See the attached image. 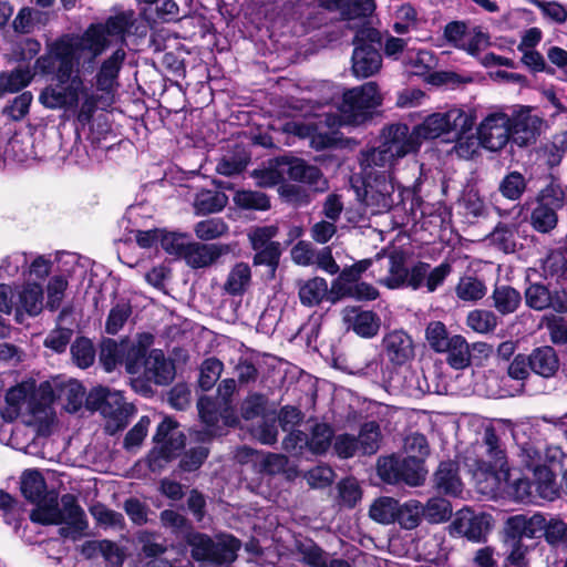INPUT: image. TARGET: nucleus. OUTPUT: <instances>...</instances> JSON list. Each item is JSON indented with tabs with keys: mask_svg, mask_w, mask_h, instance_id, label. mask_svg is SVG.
Segmentation results:
<instances>
[{
	"mask_svg": "<svg viewBox=\"0 0 567 567\" xmlns=\"http://www.w3.org/2000/svg\"><path fill=\"white\" fill-rule=\"evenodd\" d=\"M135 16L132 10L109 17L104 22L92 23L81 35L64 34L47 45V52L35 65L45 74H54L55 84L47 86L40 94V102L48 109H74L85 83L80 75V61L83 52H89V63L93 64L113 41L124 42L126 31L133 27Z\"/></svg>",
	"mask_w": 567,
	"mask_h": 567,
	"instance_id": "f257e3e1",
	"label": "nucleus"
},
{
	"mask_svg": "<svg viewBox=\"0 0 567 567\" xmlns=\"http://www.w3.org/2000/svg\"><path fill=\"white\" fill-rule=\"evenodd\" d=\"M483 445L487 460L482 461L480 471L485 476L486 486L482 487L483 493H496L507 491L516 501L522 503H535L536 492L532 481L518 478L509 484V467L507 465L505 451L501 446L499 439L493 427L485 429Z\"/></svg>",
	"mask_w": 567,
	"mask_h": 567,
	"instance_id": "f03ea898",
	"label": "nucleus"
},
{
	"mask_svg": "<svg viewBox=\"0 0 567 567\" xmlns=\"http://www.w3.org/2000/svg\"><path fill=\"white\" fill-rule=\"evenodd\" d=\"M378 147L361 153L364 175L371 173L390 174L398 159L417 150V143L410 135L406 124L398 123L383 128Z\"/></svg>",
	"mask_w": 567,
	"mask_h": 567,
	"instance_id": "7ed1b4c3",
	"label": "nucleus"
},
{
	"mask_svg": "<svg viewBox=\"0 0 567 567\" xmlns=\"http://www.w3.org/2000/svg\"><path fill=\"white\" fill-rule=\"evenodd\" d=\"M35 504V508L30 513V519L33 523L41 525H70L78 535H84L89 527L84 511L71 494H64L59 501L54 493H48Z\"/></svg>",
	"mask_w": 567,
	"mask_h": 567,
	"instance_id": "20e7f679",
	"label": "nucleus"
},
{
	"mask_svg": "<svg viewBox=\"0 0 567 567\" xmlns=\"http://www.w3.org/2000/svg\"><path fill=\"white\" fill-rule=\"evenodd\" d=\"M186 543L190 547L192 557L197 561L212 564H230L237 557L240 542L231 535L212 538L202 533H189Z\"/></svg>",
	"mask_w": 567,
	"mask_h": 567,
	"instance_id": "39448f33",
	"label": "nucleus"
},
{
	"mask_svg": "<svg viewBox=\"0 0 567 567\" xmlns=\"http://www.w3.org/2000/svg\"><path fill=\"white\" fill-rule=\"evenodd\" d=\"M394 189L391 174L368 172L362 187H358L355 193L365 214L379 215L388 213L393 207Z\"/></svg>",
	"mask_w": 567,
	"mask_h": 567,
	"instance_id": "423d86ee",
	"label": "nucleus"
},
{
	"mask_svg": "<svg viewBox=\"0 0 567 567\" xmlns=\"http://www.w3.org/2000/svg\"><path fill=\"white\" fill-rule=\"evenodd\" d=\"M381 104L382 95L375 82L352 87L343 93L340 106L342 122L351 125L360 124Z\"/></svg>",
	"mask_w": 567,
	"mask_h": 567,
	"instance_id": "0eeeda50",
	"label": "nucleus"
},
{
	"mask_svg": "<svg viewBox=\"0 0 567 567\" xmlns=\"http://www.w3.org/2000/svg\"><path fill=\"white\" fill-rule=\"evenodd\" d=\"M131 28L126 31L125 35L130 32ZM126 41V37L124 38ZM123 45L125 42L113 41ZM126 60V51L120 47L113 51L107 58L103 59L94 76V86L97 92L104 93L105 101L115 100V94L120 87V72Z\"/></svg>",
	"mask_w": 567,
	"mask_h": 567,
	"instance_id": "6e6552de",
	"label": "nucleus"
},
{
	"mask_svg": "<svg viewBox=\"0 0 567 567\" xmlns=\"http://www.w3.org/2000/svg\"><path fill=\"white\" fill-rule=\"evenodd\" d=\"M467 125V116L458 109L450 110L446 113H434L427 116L423 123L417 125L413 133L414 141L419 144L420 138H436L445 132L463 130Z\"/></svg>",
	"mask_w": 567,
	"mask_h": 567,
	"instance_id": "1a4fd4ad",
	"label": "nucleus"
},
{
	"mask_svg": "<svg viewBox=\"0 0 567 567\" xmlns=\"http://www.w3.org/2000/svg\"><path fill=\"white\" fill-rule=\"evenodd\" d=\"M477 135L481 145L492 152L506 146L511 135V117L504 112L488 114L480 124Z\"/></svg>",
	"mask_w": 567,
	"mask_h": 567,
	"instance_id": "9d476101",
	"label": "nucleus"
},
{
	"mask_svg": "<svg viewBox=\"0 0 567 567\" xmlns=\"http://www.w3.org/2000/svg\"><path fill=\"white\" fill-rule=\"evenodd\" d=\"M525 305L535 310L551 309L557 313H567V289L550 290L542 282H530L524 291Z\"/></svg>",
	"mask_w": 567,
	"mask_h": 567,
	"instance_id": "9b49d317",
	"label": "nucleus"
},
{
	"mask_svg": "<svg viewBox=\"0 0 567 567\" xmlns=\"http://www.w3.org/2000/svg\"><path fill=\"white\" fill-rule=\"evenodd\" d=\"M511 117V135L513 141L519 146H526L536 141L540 133L543 120L532 114L528 106H519L514 110Z\"/></svg>",
	"mask_w": 567,
	"mask_h": 567,
	"instance_id": "f8f14e48",
	"label": "nucleus"
},
{
	"mask_svg": "<svg viewBox=\"0 0 567 567\" xmlns=\"http://www.w3.org/2000/svg\"><path fill=\"white\" fill-rule=\"evenodd\" d=\"M279 166L284 175H287L288 178L292 181L308 184L316 190H323L327 187V182L320 169L316 166L308 165L300 158H280Z\"/></svg>",
	"mask_w": 567,
	"mask_h": 567,
	"instance_id": "ddd939ff",
	"label": "nucleus"
},
{
	"mask_svg": "<svg viewBox=\"0 0 567 567\" xmlns=\"http://www.w3.org/2000/svg\"><path fill=\"white\" fill-rule=\"evenodd\" d=\"M228 252V245L189 241L183 259L190 268H207Z\"/></svg>",
	"mask_w": 567,
	"mask_h": 567,
	"instance_id": "4468645a",
	"label": "nucleus"
},
{
	"mask_svg": "<svg viewBox=\"0 0 567 567\" xmlns=\"http://www.w3.org/2000/svg\"><path fill=\"white\" fill-rule=\"evenodd\" d=\"M546 526V517L540 513H535L530 516L518 514L507 518L505 529L513 540H520L523 538H536L542 536V530Z\"/></svg>",
	"mask_w": 567,
	"mask_h": 567,
	"instance_id": "2eb2a0df",
	"label": "nucleus"
},
{
	"mask_svg": "<svg viewBox=\"0 0 567 567\" xmlns=\"http://www.w3.org/2000/svg\"><path fill=\"white\" fill-rule=\"evenodd\" d=\"M453 528L467 539L480 542L491 529V517L485 514H474L470 509H462L453 522Z\"/></svg>",
	"mask_w": 567,
	"mask_h": 567,
	"instance_id": "dca6fc26",
	"label": "nucleus"
},
{
	"mask_svg": "<svg viewBox=\"0 0 567 567\" xmlns=\"http://www.w3.org/2000/svg\"><path fill=\"white\" fill-rule=\"evenodd\" d=\"M355 48L352 54V72L354 76L365 79L378 73L382 66L380 52L369 43H359L354 40Z\"/></svg>",
	"mask_w": 567,
	"mask_h": 567,
	"instance_id": "f3484780",
	"label": "nucleus"
},
{
	"mask_svg": "<svg viewBox=\"0 0 567 567\" xmlns=\"http://www.w3.org/2000/svg\"><path fill=\"white\" fill-rule=\"evenodd\" d=\"M382 343L386 358L393 364H405L414 357L413 341L402 330L389 332L384 336Z\"/></svg>",
	"mask_w": 567,
	"mask_h": 567,
	"instance_id": "a211bd4d",
	"label": "nucleus"
},
{
	"mask_svg": "<svg viewBox=\"0 0 567 567\" xmlns=\"http://www.w3.org/2000/svg\"><path fill=\"white\" fill-rule=\"evenodd\" d=\"M433 487L441 494L457 497L463 492L458 465L453 461L441 462L433 474Z\"/></svg>",
	"mask_w": 567,
	"mask_h": 567,
	"instance_id": "6ab92c4d",
	"label": "nucleus"
},
{
	"mask_svg": "<svg viewBox=\"0 0 567 567\" xmlns=\"http://www.w3.org/2000/svg\"><path fill=\"white\" fill-rule=\"evenodd\" d=\"M197 408L202 422L208 427H215L220 419L225 425H233L236 421L230 406H226L209 396L200 398Z\"/></svg>",
	"mask_w": 567,
	"mask_h": 567,
	"instance_id": "aec40b11",
	"label": "nucleus"
},
{
	"mask_svg": "<svg viewBox=\"0 0 567 567\" xmlns=\"http://www.w3.org/2000/svg\"><path fill=\"white\" fill-rule=\"evenodd\" d=\"M143 373L156 384H167L174 378V365L165 358L162 350L154 349L144 360Z\"/></svg>",
	"mask_w": 567,
	"mask_h": 567,
	"instance_id": "412c9836",
	"label": "nucleus"
},
{
	"mask_svg": "<svg viewBox=\"0 0 567 567\" xmlns=\"http://www.w3.org/2000/svg\"><path fill=\"white\" fill-rule=\"evenodd\" d=\"M123 398L117 392H111L105 388L92 390L86 398V405L90 410H99L102 414L116 416L123 411Z\"/></svg>",
	"mask_w": 567,
	"mask_h": 567,
	"instance_id": "4be33fe9",
	"label": "nucleus"
},
{
	"mask_svg": "<svg viewBox=\"0 0 567 567\" xmlns=\"http://www.w3.org/2000/svg\"><path fill=\"white\" fill-rule=\"evenodd\" d=\"M344 320L358 336L363 338L374 337L380 329V319L373 311L346 309Z\"/></svg>",
	"mask_w": 567,
	"mask_h": 567,
	"instance_id": "5701e85b",
	"label": "nucleus"
},
{
	"mask_svg": "<svg viewBox=\"0 0 567 567\" xmlns=\"http://www.w3.org/2000/svg\"><path fill=\"white\" fill-rule=\"evenodd\" d=\"M528 364L534 373L543 378L554 377L559 369L558 355L549 346L533 350L528 355Z\"/></svg>",
	"mask_w": 567,
	"mask_h": 567,
	"instance_id": "b1692460",
	"label": "nucleus"
},
{
	"mask_svg": "<svg viewBox=\"0 0 567 567\" xmlns=\"http://www.w3.org/2000/svg\"><path fill=\"white\" fill-rule=\"evenodd\" d=\"M252 275L251 268L247 262H236L229 270L223 285L225 293L238 297L248 291L251 286Z\"/></svg>",
	"mask_w": 567,
	"mask_h": 567,
	"instance_id": "393cba45",
	"label": "nucleus"
},
{
	"mask_svg": "<svg viewBox=\"0 0 567 567\" xmlns=\"http://www.w3.org/2000/svg\"><path fill=\"white\" fill-rule=\"evenodd\" d=\"M185 445L184 435L181 432L172 433L168 439L156 444L150 455V466L154 471L175 457Z\"/></svg>",
	"mask_w": 567,
	"mask_h": 567,
	"instance_id": "a878e982",
	"label": "nucleus"
},
{
	"mask_svg": "<svg viewBox=\"0 0 567 567\" xmlns=\"http://www.w3.org/2000/svg\"><path fill=\"white\" fill-rule=\"evenodd\" d=\"M491 299L492 306L502 316L514 313L522 303L520 292L509 285H496Z\"/></svg>",
	"mask_w": 567,
	"mask_h": 567,
	"instance_id": "bb28decb",
	"label": "nucleus"
},
{
	"mask_svg": "<svg viewBox=\"0 0 567 567\" xmlns=\"http://www.w3.org/2000/svg\"><path fill=\"white\" fill-rule=\"evenodd\" d=\"M300 302L306 307L320 305L328 293V282L320 277L297 282Z\"/></svg>",
	"mask_w": 567,
	"mask_h": 567,
	"instance_id": "cd10ccee",
	"label": "nucleus"
},
{
	"mask_svg": "<svg viewBox=\"0 0 567 567\" xmlns=\"http://www.w3.org/2000/svg\"><path fill=\"white\" fill-rule=\"evenodd\" d=\"M153 342L151 334H143L140 337L138 342L132 343L128 341V349L125 351L123 363L130 374H137L143 372L144 360L146 359V348Z\"/></svg>",
	"mask_w": 567,
	"mask_h": 567,
	"instance_id": "c85d7f7f",
	"label": "nucleus"
},
{
	"mask_svg": "<svg viewBox=\"0 0 567 567\" xmlns=\"http://www.w3.org/2000/svg\"><path fill=\"white\" fill-rule=\"evenodd\" d=\"M228 203L225 193L212 189H202L195 196L193 206L196 215H208L220 212Z\"/></svg>",
	"mask_w": 567,
	"mask_h": 567,
	"instance_id": "c756f323",
	"label": "nucleus"
},
{
	"mask_svg": "<svg viewBox=\"0 0 567 567\" xmlns=\"http://www.w3.org/2000/svg\"><path fill=\"white\" fill-rule=\"evenodd\" d=\"M237 457L240 462H243L244 458L256 457V460H258L260 472L271 475L284 472L288 464L287 457L282 454L267 453L259 460V455L248 447H243L238 451Z\"/></svg>",
	"mask_w": 567,
	"mask_h": 567,
	"instance_id": "7c9ffc66",
	"label": "nucleus"
},
{
	"mask_svg": "<svg viewBox=\"0 0 567 567\" xmlns=\"http://www.w3.org/2000/svg\"><path fill=\"white\" fill-rule=\"evenodd\" d=\"M128 349V341L116 342L106 339L101 343L100 362L107 372L113 371L117 364L123 363L125 351Z\"/></svg>",
	"mask_w": 567,
	"mask_h": 567,
	"instance_id": "2f4dec72",
	"label": "nucleus"
},
{
	"mask_svg": "<svg viewBox=\"0 0 567 567\" xmlns=\"http://www.w3.org/2000/svg\"><path fill=\"white\" fill-rule=\"evenodd\" d=\"M537 498L551 501L558 495V487L554 473L547 467H536L533 481Z\"/></svg>",
	"mask_w": 567,
	"mask_h": 567,
	"instance_id": "473e14b6",
	"label": "nucleus"
},
{
	"mask_svg": "<svg viewBox=\"0 0 567 567\" xmlns=\"http://www.w3.org/2000/svg\"><path fill=\"white\" fill-rule=\"evenodd\" d=\"M443 352L447 353V363L454 369H464L471 363V352L466 340L458 334L450 338L449 348Z\"/></svg>",
	"mask_w": 567,
	"mask_h": 567,
	"instance_id": "72a5a7b5",
	"label": "nucleus"
},
{
	"mask_svg": "<svg viewBox=\"0 0 567 567\" xmlns=\"http://www.w3.org/2000/svg\"><path fill=\"white\" fill-rule=\"evenodd\" d=\"M401 482L410 486H420L423 484L426 475L424 460L416 455H408L401 458Z\"/></svg>",
	"mask_w": 567,
	"mask_h": 567,
	"instance_id": "f704fd0d",
	"label": "nucleus"
},
{
	"mask_svg": "<svg viewBox=\"0 0 567 567\" xmlns=\"http://www.w3.org/2000/svg\"><path fill=\"white\" fill-rule=\"evenodd\" d=\"M45 481L42 474L37 470H28L21 476V492L23 496L32 503H35L44 497Z\"/></svg>",
	"mask_w": 567,
	"mask_h": 567,
	"instance_id": "c9c22d12",
	"label": "nucleus"
},
{
	"mask_svg": "<svg viewBox=\"0 0 567 567\" xmlns=\"http://www.w3.org/2000/svg\"><path fill=\"white\" fill-rule=\"evenodd\" d=\"M31 79L32 73L28 68L0 73V95L20 91L30 83Z\"/></svg>",
	"mask_w": 567,
	"mask_h": 567,
	"instance_id": "e433bc0d",
	"label": "nucleus"
},
{
	"mask_svg": "<svg viewBox=\"0 0 567 567\" xmlns=\"http://www.w3.org/2000/svg\"><path fill=\"white\" fill-rule=\"evenodd\" d=\"M81 94L83 95V101L78 113V120L82 123L90 122L96 109H107L115 101H105L103 92H97L95 90V92L89 93L86 87L85 92Z\"/></svg>",
	"mask_w": 567,
	"mask_h": 567,
	"instance_id": "4c0bfd02",
	"label": "nucleus"
},
{
	"mask_svg": "<svg viewBox=\"0 0 567 567\" xmlns=\"http://www.w3.org/2000/svg\"><path fill=\"white\" fill-rule=\"evenodd\" d=\"M484 281L473 276H464L455 287V293L463 301H477L486 295Z\"/></svg>",
	"mask_w": 567,
	"mask_h": 567,
	"instance_id": "58836bf2",
	"label": "nucleus"
},
{
	"mask_svg": "<svg viewBox=\"0 0 567 567\" xmlns=\"http://www.w3.org/2000/svg\"><path fill=\"white\" fill-rule=\"evenodd\" d=\"M423 517L431 524L447 522L452 516V505L443 497H432L422 504Z\"/></svg>",
	"mask_w": 567,
	"mask_h": 567,
	"instance_id": "ea45409f",
	"label": "nucleus"
},
{
	"mask_svg": "<svg viewBox=\"0 0 567 567\" xmlns=\"http://www.w3.org/2000/svg\"><path fill=\"white\" fill-rule=\"evenodd\" d=\"M381 432L377 422H367L361 429L357 437L359 451L364 455L374 454L380 447Z\"/></svg>",
	"mask_w": 567,
	"mask_h": 567,
	"instance_id": "a19ab883",
	"label": "nucleus"
},
{
	"mask_svg": "<svg viewBox=\"0 0 567 567\" xmlns=\"http://www.w3.org/2000/svg\"><path fill=\"white\" fill-rule=\"evenodd\" d=\"M20 306L30 316H38L43 309V289L39 284H28L19 297Z\"/></svg>",
	"mask_w": 567,
	"mask_h": 567,
	"instance_id": "79ce46f5",
	"label": "nucleus"
},
{
	"mask_svg": "<svg viewBox=\"0 0 567 567\" xmlns=\"http://www.w3.org/2000/svg\"><path fill=\"white\" fill-rule=\"evenodd\" d=\"M466 324L477 333H489L495 330L498 324L496 315L486 309H475L468 312Z\"/></svg>",
	"mask_w": 567,
	"mask_h": 567,
	"instance_id": "37998d69",
	"label": "nucleus"
},
{
	"mask_svg": "<svg viewBox=\"0 0 567 567\" xmlns=\"http://www.w3.org/2000/svg\"><path fill=\"white\" fill-rule=\"evenodd\" d=\"M399 511V502L392 497H381L370 507V517L382 524L395 522Z\"/></svg>",
	"mask_w": 567,
	"mask_h": 567,
	"instance_id": "c03bdc74",
	"label": "nucleus"
},
{
	"mask_svg": "<svg viewBox=\"0 0 567 567\" xmlns=\"http://www.w3.org/2000/svg\"><path fill=\"white\" fill-rule=\"evenodd\" d=\"M228 225L221 218H208L194 226V233L200 240H214L228 233Z\"/></svg>",
	"mask_w": 567,
	"mask_h": 567,
	"instance_id": "a18cd8bd",
	"label": "nucleus"
},
{
	"mask_svg": "<svg viewBox=\"0 0 567 567\" xmlns=\"http://www.w3.org/2000/svg\"><path fill=\"white\" fill-rule=\"evenodd\" d=\"M489 241L505 254L514 252L516 249V228L499 224L489 235Z\"/></svg>",
	"mask_w": 567,
	"mask_h": 567,
	"instance_id": "49530a36",
	"label": "nucleus"
},
{
	"mask_svg": "<svg viewBox=\"0 0 567 567\" xmlns=\"http://www.w3.org/2000/svg\"><path fill=\"white\" fill-rule=\"evenodd\" d=\"M423 517L422 503L416 499H410L400 505L395 520L405 529H413L419 526Z\"/></svg>",
	"mask_w": 567,
	"mask_h": 567,
	"instance_id": "de8ad7c7",
	"label": "nucleus"
},
{
	"mask_svg": "<svg viewBox=\"0 0 567 567\" xmlns=\"http://www.w3.org/2000/svg\"><path fill=\"white\" fill-rule=\"evenodd\" d=\"M394 18L393 30L399 34L416 30L420 23L417 11L410 3L400 6L395 11Z\"/></svg>",
	"mask_w": 567,
	"mask_h": 567,
	"instance_id": "09e8293b",
	"label": "nucleus"
},
{
	"mask_svg": "<svg viewBox=\"0 0 567 567\" xmlns=\"http://www.w3.org/2000/svg\"><path fill=\"white\" fill-rule=\"evenodd\" d=\"M332 437V429L328 424L318 423L308 436V450L313 454H322L330 447Z\"/></svg>",
	"mask_w": 567,
	"mask_h": 567,
	"instance_id": "8fccbe9b",
	"label": "nucleus"
},
{
	"mask_svg": "<svg viewBox=\"0 0 567 567\" xmlns=\"http://www.w3.org/2000/svg\"><path fill=\"white\" fill-rule=\"evenodd\" d=\"M406 277L408 268L404 265V257L400 254H392L389 257V276L381 282L391 289H395L405 285Z\"/></svg>",
	"mask_w": 567,
	"mask_h": 567,
	"instance_id": "3c124183",
	"label": "nucleus"
},
{
	"mask_svg": "<svg viewBox=\"0 0 567 567\" xmlns=\"http://www.w3.org/2000/svg\"><path fill=\"white\" fill-rule=\"evenodd\" d=\"M558 221L557 212L537 203L530 215L532 226L539 233H549Z\"/></svg>",
	"mask_w": 567,
	"mask_h": 567,
	"instance_id": "603ef678",
	"label": "nucleus"
},
{
	"mask_svg": "<svg viewBox=\"0 0 567 567\" xmlns=\"http://www.w3.org/2000/svg\"><path fill=\"white\" fill-rule=\"evenodd\" d=\"M401 457L396 455L380 456L377 463L379 477L389 484L401 482Z\"/></svg>",
	"mask_w": 567,
	"mask_h": 567,
	"instance_id": "864d4df0",
	"label": "nucleus"
},
{
	"mask_svg": "<svg viewBox=\"0 0 567 567\" xmlns=\"http://www.w3.org/2000/svg\"><path fill=\"white\" fill-rule=\"evenodd\" d=\"M567 271L566 256L559 251L554 250L547 255L542 264V275L545 279L558 280Z\"/></svg>",
	"mask_w": 567,
	"mask_h": 567,
	"instance_id": "5fc2aeb1",
	"label": "nucleus"
},
{
	"mask_svg": "<svg viewBox=\"0 0 567 567\" xmlns=\"http://www.w3.org/2000/svg\"><path fill=\"white\" fill-rule=\"evenodd\" d=\"M69 286L68 279L63 275L53 276L47 285V308L55 311L60 308L64 298V292Z\"/></svg>",
	"mask_w": 567,
	"mask_h": 567,
	"instance_id": "6e6d98bb",
	"label": "nucleus"
},
{
	"mask_svg": "<svg viewBox=\"0 0 567 567\" xmlns=\"http://www.w3.org/2000/svg\"><path fill=\"white\" fill-rule=\"evenodd\" d=\"M237 206L245 209L267 210L270 207L269 198L261 192L240 190L234 196Z\"/></svg>",
	"mask_w": 567,
	"mask_h": 567,
	"instance_id": "4d7b16f0",
	"label": "nucleus"
},
{
	"mask_svg": "<svg viewBox=\"0 0 567 567\" xmlns=\"http://www.w3.org/2000/svg\"><path fill=\"white\" fill-rule=\"evenodd\" d=\"M224 364L217 358H208L200 365L199 385L204 391L210 390L219 379Z\"/></svg>",
	"mask_w": 567,
	"mask_h": 567,
	"instance_id": "13d9d810",
	"label": "nucleus"
},
{
	"mask_svg": "<svg viewBox=\"0 0 567 567\" xmlns=\"http://www.w3.org/2000/svg\"><path fill=\"white\" fill-rule=\"evenodd\" d=\"M71 354L75 364L82 369L90 367L95 359L93 343L86 338H79L72 343Z\"/></svg>",
	"mask_w": 567,
	"mask_h": 567,
	"instance_id": "bf43d9fd",
	"label": "nucleus"
},
{
	"mask_svg": "<svg viewBox=\"0 0 567 567\" xmlns=\"http://www.w3.org/2000/svg\"><path fill=\"white\" fill-rule=\"evenodd\" d=\"M252 262L255 266H267L271 275H275L281 256V245L271 244L270 246L254 249Z\"/></svg>",
	"mask_w": 567,
	"mask_h": 567,
	"instance_id": "052dcab7",
	"label": "nucleus"
},
{
	"mask_svg": "<svg viewBox=\"0 0 567 567\" xmlns=\"http://www.w3.org/2000/svg\"><path fill=\"white\" fill-rule=\"evenodd\" d=\"M371 259H363L344 268L340 272L339 277L333 281L332 288L336 291H339V288L358 282L361 275L371 266Z\"/></svg>",
	"mask_w": 567,
	"mask_h": 567,
	"instance_id": "680f3d73",
	"label": "nucleus"
},
{
	"mask_svg": "<svg viewBox=\"0 0 567 567\" xmlns=\"http://www.w3.org/2000/svg\"><path fill=\"white\" fill-rule=\"evenodd\" d=\"M159 244L167 254L183 258L189 240L186 234L167 233L162 230Z\"/></svg>",
	"mask_w": 567,
	"mask_h": 567,
	"instance_id": "e2e57ef3",
	"label": "nucleus"
},
{
	"mask_svg": "<svg viewBox=\"0 0 567 567\" xmlns=\"http://www.w3.org/2000/svg\"><path fill=\"white\" fill-rule=\"evenodd\" d=\"M526 189L525 177L518 172L507 174L499 185L502 195L511 200L518 199Z\"/></svg>",
	"mask_w": 567,
	"mask_h": 567,
	"instance_id": "0e129e2a",
	"label": "nucleus"
},
{
	"mask_svg": "<svg viewBox=\"0 0 567 567\" xmlns=\"http://www.w3.org/2000/svg\"><path fill=\"white\" fill-rule=\"evenodd\" d=\"M132 313V308L128 302H118L110 311L105 330L110 334H116L127 321Z\"/></svg>",
	"mask_w": 567,
	"mask_h": 567,
	"instance_id": "69168bd1",
	"label": "nucleus"
},
{
	"mask_svg": "<svg viewBox=\"0 0 567 567\" xmlns=\"http://www.w3.org/2000/svg\"><path fill=\"white\" fill-rule=\"evenodd\" d=\"M278 234V227L275 225L258 226L254 227L248 231V239L251 249H259L262 247L270 246L271 244H279L274 238Z\"/></svg>",
	"mask_w": 567,
	"mask_h": 567,
	"instance_id": "338daca9",
	"label": "nucleus"
},
{
	"mask_svg": "<svg viewBox=\"0 0 567 567\" xmlns=\"http://www.w3.org/2000/svg\"><path fill=\"white\" fill-rule=\"evenodd\" d=\"M542 535L551 546L565 544L567 543V524L559 518H546V526L542 530Z\"/></svg>",
	"mask_w": 567,
	"mask_h": 567,
	"instance_id": "774afa93",
	"label": "nucleus"
}]
</instances>
